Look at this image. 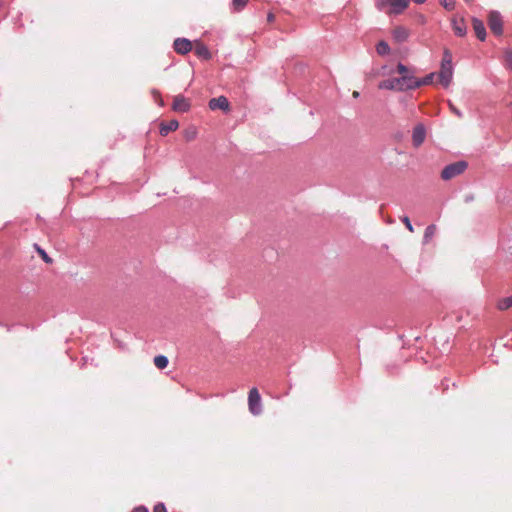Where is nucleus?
<instances>
[{
  "label": "nucleus",
  "mask_w": 512,
  "mask_h": 512,
  "mask_svg": "<svg viewBox=\"0 0 512 512\" xmlns=\"http://www.w3.org/2000/svg\"><path fill=\"white\" fill-rule=\"evenodd\" d=\"M449 107L451 111L459 118L463 116L462 112L459 109H457L451 102H449Z\"/></svg>",
  "instance_id": "27"
},
{
  "label": "nucleus",
  "mask_w": 512,
  "mask_h": 512,
  "mask_svg": "<svg viewBox=\"0 0 512 512\" xmlns=\"http://www.w3.org/2000/svg\"><path fill=\"white\" fill-rule=\"evenodd\" d=\"M249 411L253 415H259L262 412L261 397L257 388H252L248 395Z\"/></svg>",
  "instance_id": "4"
},
{
  "label": "nucleus",
  "mask_w": 512,
  "mask_h": 512,
  "mask_svg": "<svg viewBox=\"0 0 512 512\" xmlns=\"http://www.w3.org/2000/svg\"><path fill=\"white\" fill-rule=\"evenodd\" d=\"M152 94H153V97H154L155 101H156L160 106H163V105H164V103H163V100H162V98H161V95H160L159 91H158V90H156V89H153V90H152Z\"/></svg>",
  "instance_id": "24"
},
{
  "label": "nucleus",
  "mask_w": 512,
  "mask_h": 512,
  "mask_svg": "<svg viewBox=\"0 0 512 512\" xmlns=\"http://www.w3.org/2000/svg\"><path fill=\"white\" fill-rule=\"evenodd\" d=\"M393 38L396 42L402 43L405 42L409 37V31L402 26H398L393 30Z\"/></svg>",
  "instance_id": "12"
},
{
  "label": "nucleus",
  "mask_w": 512,
  "mask_h": 512,
  "mask_svg": "<svg viewBox=\"0 0 512 512\" xmlns=\"http://www.w3.org/2000/svg\"><path fill=\"white\" fill-rule=\"evenodd\" d=\"M488 26L490 30L496 35L500 36L503 33V19L499 12L491 11L488 16Z\"/></svg>",
  "instance_id": "5"
},
{
  "label": "nucleus",
  "mask_w": 512,
  "mask_h": 512,
  "mask_svg": "<svg viewBox=\"0 0 512 512\" xmlns=\"http://www.w3.org/2000/svg\"><path fill=\"white\" fill-rule=\"evenodd\" d=\"M359 95H360V94H359V92H357V91H354V92H353V97H354V98H358V97H359Z\"/></svg>",
  "instance_id": "32"
},
{
  "label": "nucleus",
  "mask_w": 512,
  "mask_h": 512,
  "mask_svg": "<svg viewBox=\"0 0 512 512\" xmlns=\"http://www.w3.org/2000/svg\"><path fill=\"white\" fill-rule=\"evenodd\" d=\"M452 29L455 33V35L459 37H464L467 33V26L465 23V20L463 18L461 19H452Z\"/></svg>",
  "instance_id": "11"
},
{
  "label": "nucleus",
  "mask_w": 512,
  "mask_h": 512,
  "mask_svg": "<svg viewBox=\"0 0 512 512\" xmlns=\"http://www.w3.org/2000/svg\"><path fill=\"white\" fill-rule=\"evenodd\" d=\"M153 362L158 369H164L168 366L169 360L164 355H158L154 357Z\"/></svg>",
  "instance_id": "16"
},
{
  "label": "nucleus",
  "mask_w": 512,
  "mask_h": 512,
  "mask_svg": "<svg viewBox=\"0 0 512 512\" xmlns=\"http://www.w3.org/2000/svg\"><path fill=\"white\" fill-rule=\"evenodd\" d=\"M131 512H148V509L145 506H138L134 508Z\"/></svg>",
  "instance_id": "28"
},
{
  "label": "nucleus",
  "mask_w": 512,
  "mask_h": 512,
  "mask_svg": "<svg viewBox=\"0 0 512 512\" xmlns=\"http://www.w3.org/2000/svg\"><path fill=\"white\" fill-rule=\"evenodd\" d=\"M415 3L417 4H422L424 3L426 0H413Z\"/></svg>",
  "instance_id": "31"
},
{
  "label": "nucleus",
  "mask_w": 512,
  "mask_h": 512,
  "mask_svg": "<svg viewBox=\"0 0 512 512\" xmlns=\"http://www.w3.org/2000/svg\"><path fill=\"white\" fill-rule=\"evenodd\" d=\"M472 26L476 37L480 41H484L486 39V28L483 21L474 17L472 18Z\"/></svg>",
  "instance_id": "10"
},
{
  "label": "nucleus",
  "mask_w": 512,
  "mask_h": 512,
  "mask_svg": "<svg viewBox=\"0 0 512 512\" xmlns=\"http://www.w3.org/2000/svg\"><path fill=\"white\" fill-rule=\"evenodd\" d=\"M436 229H437L436 225H434V224H431L426 227L425 232H424V242L425 243H428L432 239V237L435 235Z\"/></svg>",
  "instance_id": "18"
},
{
  "label": "nucleus",
  "mask_w": 512,
  "mask_h": 512,
  "mask_svg": "<svg viewBox=\"0 0 512 512\" xmlns=\"http://www.w3.org/2000/svg\"><path fill=\"white\" fill-rule=\"evenodd\" d=\"M153 512H167L164 503H158L154 506Z\"/></svg>",
  "instance_id": "26"
},
{
  "label": "nucleus",
  "mask_w": 512,
  "mask_h": 512,
  "mask_svg": "<svg viewBox=\"0 0 512 512\" xmlns=\"http://www.w3.org/2000/svg\"><path fill=\"white\" fill-rule=\"evenodd\" d=\"M376 51H377V53H378L379 55L384 56V55L389 54V52H390V47H389V45H388V43H387V42H385V41H383V40H382V41H380V42H378V43H377V45H376Z\"/></svg>",
  "instance_id": "17"
},
{
  "label": "nucleus",
  "mask_w": 512,
  "mask_h": 512,
  "mask_svg": "<svg viewBox=\"0 0 512 512\" xmlns=\"http://www.w3.org/2000/svg\"><path fill=\"white\" fill-rule=\"evenodd\" d=\"M172 109L176 112H187L190 109V102L182 95H176L173 100Z\"/></svg>",
  "instance_id": "8"
},
{
  "label": "nucleus",
  "mask_w": 512,
  "mask_h": 512,
  "mask_svg": "<svg viewBox=\"0 0 512 512\" xmlns=\"http://www.w3.org/2000/svg\"><path fill=\"white\" fill-rule=\"evenodd\" d=\"M209 108L211 110L220 109V110L226 111L229 109V102H228L227 98L224 96L212 98L209 101Z\"/></svg>",
  "instance_id": "9"
},
{
  "label": "nucleus",
  "mask_w": 512,
  "mask_h": 512,
  "mask_svg": "<svg viewBox=\"0 0 512 512\" xmlns=\"http://www.w3.org/2000/svg\"><path fill=\"white\" fill-rule=\"evenodd\" d=\"M468 167L466 161H457L444 167L441 172V178L443 180H451L452 178L462 174Z\"/></svg>",
  "instance_id": "3"
},
{
  "label": "nucleus",
  "mask_w": 512,
  "mask_h": 512,
  "mask_svg": "<svg viewBox=\"0 0 512 512\" xmlns=\"http://www.w3.org/2000/svg\"><path fill=\"white\" fill-rule=\"evenodd\" d=\"M439 2L447 11L455 9V0H439Z\"/></svg>",
  "instance_id": "20"
},
{
  "label": "nucleus",
  "mask_w": 512,
  "mask_h": 512,
  "mask_svg": "<svg viewBox=\"0 0 512 512\" xmlns=\"http://www.w3.org/2000/svg\"><path fill=\"white\" fill-rule=\"evenodd\" d=\"M464 1H465V3H467V4H471V3L473 2V0H464Z\"/></svg>",
  "instance_id": "33"
},
{
  "label": "nucleus",
  "mask_w": 512,
  "mask_h": 512,
  "mask_svg": "<svg viewBox=\"0 0 512 512\" xmlns=\"http://www.w3.org/2000/svg\"><path fill=\"white\" fill-rule=\"evenodd\" d=\"M195 54L199 57H202L203 59H206V60L211 58V53H210L209 49L207 48L206 45H204L202 43H198L196 45Z\"/></svg>",
  "instance_id": "15"
},
{
  "label": "nucleus",
  "mask_w": 512,
  "mask_h": 512,
  "mask_svg": "<svg viewBox=\"0 0 512 512\" xmlns=\"http://www.w3.org/2000/svg\"><path fill=\"white\" fill-rule=\"evenodd\" d=\"M474 199L473 195H467L465 197V202H469V201H472Z\"/></svg>",
  "instance_id": "29"
},
{
  "label": "nucleus",
  "mask_w": 512,
  "mask_h": 512,
  "mask_svg": "<svg viewBox=\"0 0 512 512\" xmlns=\"http://www.w3.org/2000/svg\"><path fill=\"white\" fill-rule=\"evenodd\" d=\"M512 306V295L506 298H503L498 302V309L506 310Z\"/></svg>",
  "instance_id": "19"
},
{
  "label": "nucleus",
  "mask_w": 512,
  "mask_h": 512,
  "mask_svg": "<svg viewBox=\"0 0 512 512\" xmlns=\"http://www.w3.org/2000/svg\"><path fill=\"white\" fill-rule=\"evenodd\" d=\"M38 253L40 254V256L42 257V259L46 262V263H51L52 262V259L47 255V253L45 252V250H43L42 248H40L37 244L35 245Z\"/></svg>",
  "instance_id": "23"
},
{
  "label": "nucleus",
  "mask_w": 512,
  "mask_h": 512,
  "mask_svg": "<svg viewBox=\"0 0 512 512\" xmlns=\"http://www.w3.org/2000/svg\"><path fill=\"white\" fill-rule=\"evenodd\" d=\"M426 138V129L423 124H417L412 133V143L414 147H419L423 144Z\"/></svg>",
  "instance_id": "6"
},
{
  "label": "nucleus",
  "mask_w": 512,
  "mask_h": 512,
  "mask_svg": "<svg viewBox=\"0 0 512 512\" xmlns=\"http://www.w3.org/2000/svg\"><path fill=\"white\" fill-rule=\"evenodd\" d=\"M174 50L181 55H185L192 50V43L186 38H177L173 43Z\"/></svg>",
  "instance_id": "7"
},
{
  "label": "nucleus",
  "mask_w": 512,
  "mask_h": 512,
  "mask_svg": "<svg viewBox=\"0 0 512 512\" xmlns=\"http://www.w3.org/2000/svg\"><path fill=\"white\" fill-rule=\"evenodd\" d=\"M453 67H452V54L448 49L444 50L441 62V69L438 73L439 82L447 87L452 80Z\"/></svg>",
  "instance_id": "2"
},
{
  "label": "nucleus",
  "mask_w": 512,
  "mask_h": 512,
  "mask_svg": "<svg viewBox=\"0 0 512 512\" xmlns=\"http://www.w3.org/2000/svg\"><path fill=\"white\" fill-rule=\"evenodd\" d=\"M178 127H179V123L177 120L163 122L160 125V134L162 136H167L170 132L177 130Z\"/></svg>",
  "instance_id": "13"
},
{
  "label": "nucleus",
  "mask_w": 512,
  "mask_h": 512,
  "mask_svg": "<svg viewBox=\"0 0 512 512\" xmlns=\"http://www.w3.org/2000/svg\"><path fill=\"white\" fill-rule=\"evenodd\" d=\"M505 65L512 70V50L508 49L505 51Z\"/></svg>",
  "instance_id": "22"
},
{
  "label": "nucleus",
  "mask_w": 512,
  "mask_h": 512,
  "mask_svg": "<svg viewBox=\"0 0 512 512\" xmlns=\"http://www.w3.org/2000/svg\"><path fill=\"white\" fill-rule=\"evenodd\" d=\"M247 1L248 0H232V5L235 10L240 11L245 7Z\"/></svg>",
  "instance_id": "21"
},
{
  "label": "nucleus",
  "mask_w": 512,
  "mask_h": 512,
  "mask_svg": "<svg viewBox=\"0 0 512 512\" xmlns=\"http://www.w3.org/2000/svg\"><path fill=\"white\" fill-rule=\"evenodd\" d=\"M382 5H384V2H382L381 4L380 3L378 4L379 9H382Z\"/></svg>",
  "instance_id": "34"
},
{
  "label": "nucleus",
  "mask_w": 512,
  "mask_h": 512,
  "mask_svg": "<svg viewBox=\"0 0 512 512\" xmlns=\"http://www.w3.org/2000/svg\"><path fill=\"white\" fill-rule=\"evenodd\" d=\"M391 8L392 12L395 14H400L407 6L409 1L408 0H386Z\"/></svg>",
  "instance_id": "14"
},
{
  "label": "nucleus",
  "mask_w": 512,
  "mask_h": 512,
  "mask_svg": "<svg viewBox=\"0 0 512 512\" xmlns=\"http://www.w3.org/2000/svg\"><path fill=\"white\" fill-rule=\"evenodd\" d=\"M401 221L405 224L406 228L410 231V232H413V226L411 224V221L409 219L408 216H403L401 217Z\"/></svg>",
  "instance_id": "25"
},
{
  "label": "nucleus",
  "mask_w": 512,
  "mask_h": 512,
  "mask_svg": "<svg viewBox=\"0 0 512 512\" xmlns=\"http://www.w3.org/2000/svg\"><path fill=\"white\" fill-rule=\"evenodd\" d=\"M396 71L401 75V78L383 80L378 84V88L395 91L413 90L431 84L435 76V73H430L422 79H418L414 76V72L402 63H398Z\"/></svg>",
  "instance_id": "1"
},
{
  "label": "nucleus",
  "mask_w": 512,
  "mask_h": 512,
  "mask_svg": "<svg viewBox=\"0 0 512 512\" xmlns=\"http://www.w3.org/2000/svg\"><path fill=\"white\" fill-rule=\"evenodd\" d=\"M268 21L269 22H272L274 20V15L273 14H268V17H267Z\"/></svg>",
  "instance_id": "30"
}]
</instances>
